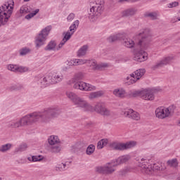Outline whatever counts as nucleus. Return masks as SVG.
I'll return each instance as SVG.
<instances>
[{"label":"nucleus","mask_w":180,"mask_h":180,"mask_svg":"<svg viewBox=\"0 0 180 180\" xmlns=\"http://www.w3.org/2000/svg\"><path fill=\"white\" fill-rule=\"evenodd\" d=\"M112 94L117 98H121L122 99L126 98V90L122 87L114 89Z\"/></svg>","instance_id":"obj_23"},{"label":"nucleus","mask_w":180,"mask_h":180,"mask_svg":"<svg viewBox=\"0 0 180 180\" xmlns=\"http://www.w3.org/2000/svg\"><path fill=\"white\" fill-rule=\"evenodd\" d=\"M103 9V7L102 6V4H97L90 8V12L92 13V16L96 19L97 16L101 15L102 13Z\"/></svg>","instance_id":"obj_20"},{"label":"nucleus","mask_w":180,"mask_h":180,"mask_svg":"<svg viewBox=\"0 0 180 180\" xmlns=\"http://www.w3.org/2000/svg\"><path fill=\"white\" fill-rule=\"evenodd\" d=\"M0 180H2V177H0Z\"/></svg>","instance_id":"obj_58"},{"label":"nucleus","mask_w":180,"mask_h":180,"mask_svg":"<svg viewBox=\"0 0 180 180\" xmlns=\"http://www.w3.org/2000/svg\"><path fill=\"white\" fill-rule=\"evenodd\" d=\"M176 6H179V2L173 1L167 4V8H176Z\"/></svg>","instance_id":"obj_46"},{"label":"nucleus","mask_w":180,"mask_h":180,"mask_svg":"<svg viewBox=\"0 0 180 180\" xmlns=\"http://www.w3.org/2000/svg\"><path fill=\"white\" fill-rule=\"evenodd\" d=\"M51 29H53V27L51 25H48L45 28L42 29L37 35L34 41L37 49H40L41 46H44V44H46V40H47V37H49V34H50Z\"/></svg>","instance_id":"obj_5"},{"label":"nucleus","mask_w":180,"mask_h":180,"mask_svg":"<svg viewBox=\"0 0 180 180\" xmlns=\"http://www.w3.org/2000/svg\"><path fill=\"white\" fill-rule=\"evenodd\" d=\"M148 30H141L138 34L136 36V39H139L138 46L141 47V49H143L146 50L147 47H148Z\"/></svg>","instance_id":"obj_9"},{"label":"nucleus","mask_w":180,"mask_h":180,"mask_svg":"<svg viewBox=\"0 0 180 180\" xmlns=\"http://www.w3.org/2000/svg\"><path fill=\"white\" fill-rule=\"evenodd\" d=\"M73 19H75V14L74 13H71L68 15L67 21L72 22Z\"/></svg>","instance_id":"obj_49"},{"label":"nucleus","mask_w":180,"mask_h":180,"mask_svg":"<svg viewBox=\"0 0 180 180\" xmlns=\"http://www.w3.org/2000/svg\"><path fill=\"white\" fill-rule=\"evenodd\" d=\"M146 16L150 18L152 20H155L158 18V14H157V13H149Z\"/></svg>","instance_id":"obj_43"},{"label":"nucleus","mask_w":180,"mask_h":180,"mask_svg":"<svg viewBox=\"0 0 180 180\" xmlns=\"http://www.w3.org/2000/svg\"><path fill=\"white\" fill-rule=\"evenodd\" d=\"M116 167L117 164L116 162L112 161L110 162L106 163L103 166H98L96 168V172L98 174H104L105 175H112L115 171H116Z\"/></svg>","instance_id":"obj_8"},{"label":"nucleus","mask_w":180,"mask_h":180,"mask_svg":"<svg viewBox=\"0 0 180 180\" xmlns=\"http://www.w3.org/2000/svg\"><path fill=\"white\" fill-rule=\"evenodd\" d=\"M176 22H180V11L177 13V17Z\"/></svg>","instance_id":"obj_54"},{"label":"nucleus","mask_w":180,"mask_h":180,"mask_svg":"<svg viewBox=\"0 0 180 180\" xmlns=\"http://www.w3.org/2000/svg\"><path fill=\"white\" fill-rule=\"evenodd\" d=\"M102 95H103V91H102L91 92L89 95V99H90V101H92V99H96V98H101Z\"/></svg>","instance_id":"obj_30"},{"label":"nucleus","mask_w":180,"mask_h":180,"mask_svg":"<svg viewBox=\"0 0 180 180\" xmlns=\"http://www.w3.org/2000/svg\"><path fill=\"white\" fill-rule=\"evenodd\" d=\"M72 34H74V32H70V30L68 31V32L65 33V36H64L63 40H64L65 41L67 42L68 40H69L70 39H71V36H72Z\"/></svg>","instance_id":"obj_42"},{"label":"nucleus","mask_w":180,"mask_h":180,"mask_svg":"<svg viewBox=\"0 0 180 180\" xmlns=\"http://www.w3.org/2000/svg\"><path fill=\"white\" fill-rule=\"evenodd\" d=\"M27 160L31 162H37V161H41V159H40V156H35V155H33L32 157H28Z\"/></svg>","instance_id":"obj_41"},{"label":"nucleus","mask_w":180,"mask_h":180,"mask_svg":"<svg viewBox=\"0 0 180 180\" xmlns=\"http://www.w3.org/2000/svg\"><path fill=\"white\" fill-rule=\"evenodd\" d=\"M32 8L27 5H24L20 7V11H19V16L22 17V16H25V15L27 14V15H25V19H27V20H30V19H32V18H34V16H36V15H37L38 12H40V10L39 8H37L35 11H32Z\"/></svg>","instance_id":"obj_11"},{"label":"nucleus","mask_w":180,"mask_h":180,"mask_svg":"<svg viewBox=\"0 0 180 180\" xmlns=\"http://www.w3.org/2000/svg\"><path fill=\"white\" fill-rule=\"evenodd\" d=\"M146 74V70L145 69H139L136 71H135L134 73L131 74V77L132 78H136V79H140L143 75Z\"/></svg>","instance_id":"obj_26"},{"label":"nucleus","mask_w":180,"mask_h":180,"mask_svg":"<svg viewBox=\"0 0 180 180\" xmlns=\"http://www.w3.org/2000/svg\"><path fill=\"white\" fill-rule=\"evenodd\" d=\"M127 169H123L120 171V175H126L127 174Z\"/></svg>","instance_id":"obj_52"},{"label":"nucleus","mask_w":180,"mask_h":180,"mask_svg":"<svg viewBox=\"0 0 180 180\" xmlns=\"http://www.w3.org/2000/svg\"><path fill=\"white\" fill-rule=\"evenodd\" d=\"M130 160V155H122L121 157H119L117 159L115 160V162L117 165H120V164H124L125 162H127Z\"/></svg>","instance_id":"obj_25"},{"label":"nucleus","mask_w":180,"mask_h":180,"mask_svg":"<svg viewBox=\"0 0 180 180\" xmlns=\"http://www.w3.org/2000/svg\"><path fill=\"white\" fill-rule=\"evenodd\" d=\"M122 115L135 122H140L141 120V115L140 113L133 109L124 110L122 112Z\"/></svg>","instance_id":"obj_14"},{"label":"nucleus","mask_w":180,"mask_h":180,"mask_svg":"<svg viewBox=\"0 0 180 180\" xmlns=\"http://www.w3.org/2000/svg\"><path fill=\"white\" fill-rule=\"evenodd\" d=\"M49 146H51V150L52 153H60L61 148L57 144H60V139L56 135H51L48 139Z\"/></svg>","instance_id":"obj_12"},{"label":"nucleus","mask_w":180,"mask_h":180,"mask_svg":"<svg viewBox=\"0 0 180 180\" xmlns=\"http://www.w3.org/2000/svg\"><path fill=\"white\" fill-rule=\"evenodd\" d=\"M6 68L8 71H11V72L23 73L27 72V71H29V68L15 64H8L6 65Z\"/></svg>","instance_id":"obj_17"},{"label":"nucleus","mask_w":180,"mask_h":180,"mask_svg":"<svg viewBox=\"0 0 180 180\" xmlns=\"http://www.w3.org/2000/svg\"><path fill=\"white\" fill-rule=\"evenodd\" d=\"M134 13H136V11H134L133 8H129L122 12V15L124 17L133 16Z\"/></svg>","instance_id":"obj_34"},{"label":"nucleus","mask_w":180,"mask_h":180,"mask_svg":"<svg viewBox=\"0 0 180 180\" xmlns=\"http://www.w3.org/2000/svg\"><path fill=\"white\" fill-rule=\"evenodd\" d=\"M127 81H129L128 85H132V84H136V82H137L139 79H137V78L131 77V75H130L129 77H127Z\"/></svg>","instance_id":"obj_40"},{"label":"nucleus","mask_w":180,"mask_h":180,"mask_svg":"<svg viewBox=\"0 0 180 180\" xmlns=\"http://www.w3.org/2000/svg\"><path fill=\"white\" fill-rule=\"evenodd\" d=\"M87 105L86 108H83L84 112H96L101 116H110L112 115L110 110L105 107V105L102 103H97L94 107L87 101Z\"/></svg>","instance_id":"obj_4"},{"label":"nucleus","mask_w":180,"mask_h":180,"mask_svg":"<svg viewBox=\"0 0 180 180\" xmlns=\"http://www.w3.org/2000/svg\"><path fill=\"white\" fill-rule=\"evenodd\" d=\"M14 6L13 1H10L0 7V27L8 23L12 12H13Z\"/></svg>","instance_id":"obj_2"},{"label":"nucleus","mask_w":180,"mask_h":180,"mask_svg":"<svg viewBox=\"0 0 180 180\" xmlns=\"http://www.w3.org/2000/svg\"><path fill=\"white\" fill-rule=\"evenodd\" d=\"M174 106H169L165 108L164 106L158 107L155 111V116L158 119H167V117H171L174 113Z\"/></svg>","instance_id":"obj_7"},{"label":"nucleus","mask_w":180,"mask_h":180,"mask_svg":"<svg viewBox=\"0 0 180 180\" xmlns=\"http://www.w3.org/2000/svg\"><path fill=\"white\" fill-rule=\"evenodd\" d=\"M136 143L134 141H129L125 143L119 142H112L110 144V148L118 151H123L124 150H129V148H133L136 146Z\"/></svg>","instance_id":"obj_10"},{"label":"nucleus","mask_w":180,"mask_h":180,"mask_svg":"<svg viewBox=\"0 0 180 180\" xmlns=\"http://www.w3.org/2000/svg\"><path fill=\"white\" fill-rule=\"evenodd\" d=\"M176 22H180V11L177 13V17Z\"/></svg>","instance_id":"obj_53"},{"label":"nucleus","mask_w":180,"mask_h":180,"mask_svg":"<svg viewBox=\"0 0 180 180\" xmlns=\"http://www.w3.org/2000/svg\"><path fill=\"white\" fill-rule=\"evenodd\" d=\"M25 1V2H29V1H30V0H24Z\"/></svg>","instance_id":"obj_56"},{"label":"nucleus","mask_w":180,"mask_h":180,"mask_svg":"<svg viewBox=\"0 0 180 180\" xmlns=\"http://www.w3.org/2000/svg\"><path fill=\"white\" fill-rule=\"evenodd\" d=\"M87 63L89 64L90 67H92L93 70H101V68H105L108 67V64L106 63L98 64V63H96V60H95L94 59L88 60Z\"/></svg>","instance_id":"obj_21"},{"label":"nucleus","mask_w":180,"mask_h":180,"mask_svg":"<svg viewBox=\"0 0 180 180\" xmlns=\"http://www.w3.org/2000/svg\"><path fill=\"white\" fill-rule=\"evenodd\" d=\"M108 139H101L97 143V150H102L103 147L108 146Z\"/></svg>","instance_id":"obj_36"},{"label":"nucleus","mask_w":180,"mask_h":180,"mask_svg":"<svg viewBox=\"0 0 180 180\" xmlns=\"http://www.w3.org/2000/svg\"><path fill=\"white\" fill-rule=\"evenodd\" d=\"M88 49H89V46L88 45H84L82 46L77 53V57H84L86 54V51H88Z\"/></svg>","instance_id":"obj_28"},{"label":"nucleus","mask_w":180,"mask_h":180,"mask_svg":"<svg viewBox=\"0 0 180 180\" xmlns=\"http://www.w3.org/2000/svg\"><path fill=\"white\" fill-rule=\"evenodd\" d=\"M93 153H95V146L93 144H91L87 147L86 154L87 155H92Z\"/></svg>","instance_id":"obj_38"},{"label":"nucleus","mask_w":180,"mask_h":180,"mask_svg":"<svg viewBox=\"0 0 180 180\" xmlns=\"http://www.w3.org/2000/svg\"><path fill=\"white\" fill-rule=\"evenodd\" d=\"M94 20H95V18H94V20H91L92 22H94Z\"/></svg>","instance_id":"obj_57"},{"label":"nucleus","mask_w":180,"mask_h":180,"mask_svg":"<svg viewBox=\"0 0 180 180\" xmlns=\"http://www.w3.org/2000/svg\"><path fill=\"white\" fill-rule=\"evenodd\" d=\"M63 79H64L63 74L53 75H49L50 84H58L59 82H61Z\"/></svg>","instance_id":"obj_22"},{"label":"nucleus","mask_w":180,"mask_h":180,"mask_svg":"<svg viewBox=\"0 0 180 180\" xmlns=\"http://www.w3.org/2000/svg\"><path fill=\"white\" fill-rule=\"evenodd\" d=\"M12 148V144L6 143L0 146V152L1 153H6V151H9V149Z\"/></svg>","instance_id":"obj_37"},{"label":"nucleus","mask_w":180,"mask_h":180,"mask_svg":"<svg viewBox=\"0 0 180 180\" xmlns=\"http://www.w3.org/2000/svg\"><path fill=\"white\" fill-rule=\"evenodd\" d=\"M130 0H120V2H129Z\"/></svg>","instance_id":"obj_55"},{"label":"nucleus","mask_w":180,"mask_h":180,"mask_svg":"<svg viewBox=\"0 0 180 180\" xmlns=\"http://www.w3.org/2000/svg\"><path fill=\"white\" fill-rule=\"evenodd\" d=\"M28 53H30V49L28 48H23L20 50V56H26Z\"/></svg>","instance_id":"obj_44"},{"label":"nucleus","mask_w":180,"mask_h":180,"mask_svg":"<svg viewBox=\"0 0 180 180\" xmlns=\"http://www.w3.org/2000/svg\"><path fill=\"white\" fill-rule=\"evenodd\" d=\"M167 165L169 167H172V168H178V159L177 158H174L172 160H169L167 162Z\"/></svg>","instance_id":"obj_33"},{"label":"nucleus","mask_w":180,"mask_h":180,"mask_svg":"<svg viewBox=\"0 0 180 180\" xmlns=\"http://www.w3.org/2000/svg\"><path fill=\"white\" fill-rule=\"evenodd\" d=\"M128 95L129 98H137L139 96L142 98L143 90H131L129 91Z\"/></svg>","instance_id":"obj_27"},{"label":"nucleus","mask_w":180,"mask_h":180,"mask_svg":"<svg viewBox=\"0 0 180 180\" xmlns=\"http://www.w3.org/2000/svg\"><path fill=\"white\" fill-rule=\"evenodd\" d=\"M88 63V60L86 59H77L78 65H84V64Z\"/></svg>","instance_id":"obj_50"},{"label":"nucleus","mask_w":180,"mask_h":180,"mask_svg":"<svg viewBox=\"0 0 180 180\" xmlns=\"http://www.w3.org/2000/svg\"><path fill=\"white\" fill-rule=\"evenodd\" d=\"M68 169V162L59 163L56 167V171H66Z\"/></svg>","instance_id":"obj_31"},{"label":"nucleus","mask_w":180,"mask_h":180,"mask_svg":"<svg viewBox=\"0 0 180 180\" xmlns=\"http://www.w3.org/2000/svg\"><path fill=\"white\" fill-rule=\"evenodd\" d=\"M57 46V43L56 41L51 40V41L49 42L47 46L44 48V50L46 51H53L56 50V47Z\"/></svg>","instance_id":"obj_29"},{"label":"nucleus","mask_w":180,"mask_h":180,"mask_svg":"<svg viewBox=\"0 0 180 180\" xmlns=\"http://www.w3.org/2000/svg\"><path fill=\"white\" fill-rule=\"evenodd\" d=\"M35 81L40 85L41 87H46L47 85H50V75L46 76H37L35 77Z\"/></svg>","instance_id":"obj_19"},{"label":"nucleus","mask_w":180,"mask_h":180,"mask_svg":"<svg viewBox=\"0 0 180 180\" xmlns=\"http://www.w3.org/2000/svg\"><path fill=\"white\" fill-rule=\"evenodd\" d=\"M66 96L77 108H79L82 110H84V108L88 107V101L85 100V98L78 96V95L74 92L66 91Z\"/></svg>","instance_id":"obj_6"},{"label":"nucleus","mask_w":180,"mask_h":180,"mask_svg":"<svg viewBox=\"0 0 180 180\" xmlns=\"http://www.w3.org/2000/svg\"><path fill=\"white\" fill-rule=\"evenodd\" d=\"M157 89H142V98L144 101H154Z\"/></svg>","instance_id":"obj_15"},{"label":"nucleus","mask_w":180,"mask_h":180,"mask_svg":"<svg viewBox=\"0 0 180 180\" xmlns=\"http://www.w3.org/2000/svg\"><path fill=\"white\" fill-rule=\"evenodd\" d=\"M83 78H84V75L79 72L75 75L74 78L72 79V82H77L78 81H81V79H83Z\"/></svg>","instance_id":"obj_39"},{"label":"nucleus","mask_w":180,"mask_h":180,"mask_svg":"<svg viewBox=\"0 0 180 180\" xmlns=\"http://www.w3.org/2000/svg\"><path fill=\"white\" fill-rule=\"evenodd\" d=\"M124 42L123 44L125 47H127L128 49H133L134 47V41L133 39H125L124 38Z\"/></svg>","instance_id":"obj_32"},{"label":"nucleus","mask_w":180,"mask_h":180,"mask_svg":"<svg viewBox=\"0 0 180 180\" xmlns=\"http://www.w3.org/2000/svg\"><path fill=\"white\" fill-rule=\"evenodd\" d=\"M78 26H79V20H76L70 27L69 30L72 33H75L77 32V29H78Z\"/></svg>","instance_id":"obj_35"},{"label":"nucleus","mask_w":180,"mask_h":180,"mask_svg":"<svg viewBox=\"0 0 180 180\" xmlns=\"http://www.w3.org/2000/svg\"><path fill=\"white\" fill-rule=\"evenodd\" d=\"M27 149V144L26 143H22L21 145H20V146L18 148V151H26V150Z\"/></svg>","instance_id":"obj_45"},{"label":"nucleus","mask_w":180,"mask_h":180,"mask_svg":"<svg viewBox=\"0 0 180 180\" xmlns=\"http://www.w3.org/2000/svg\"><path fill=\"white\" fill-rule=\"evenodd\" d=\"M134 60L138 61V63H143V61H146V60L148 59V54L143 50H140L139 51L134 50Z\"/></svg>","instance_id":"obj_16"},{"label":"nucleus","mask_w":180,"mask_h":180,"mask_svg":"<svg viewBox=\"0 0 180 180\" xmlns=\"http://www.w3.org/2000/svg\"><path fill=\"white\" fill-rule=\"evenodd\" d=\"M74 83L73 87L75 89H79L80 91H86L87 92L96 89V86L84 82H76Z\"/></svg>","instance_id":"obj_13"},{"label":"nucleus","mask_w":180,"mask_h":180,"mask_svg":"<svg viewBox=\"0 0 180 180\" xmlns=\"http://www.w3.org/2000/svg\"><path fill=\"white\" fill-rule=\"evenodd\" d=\"M126 37V34H117L115 35H111L108 38V41L109 43H113V41H116L117 40L124 39Z\"/></svg>","instance_id":"obj_24"},{"label":"nucleus","mask_w":180,"mask_h":180,"mask_svg":"<svg viewBox=\"0 0 180 180\" xmlns=\"http://www.w3.org/2000/svg\"><path fill=\"white\" fill-rule=\"evenodd\" d=\"M9 91H16L18 89V86L15 84L11 85L8 87Z\"/></svg>","instance_id":"obj_51"},{"label":"nucleus","mask_w":180,"mask_h":180,"mask_svg":"<svg viewBox=\"0 0 180 180\" xmlns=\"http://www.w3.org/2000/svg\"><path fill=\"white\" fill-rule=\"evenodd\" d=\"M68 65H78V59L74 58L70 60L68 62Z\"/></svg>","instance_id":"obj_48"},{"label":"nucleus","mask_w":180,"mask_h":180,"mask_svg":"<svg viewBox=\"0 0 180 180\" xmlns=\"http://www.w3.org/2000/svg\"><path fill=\"white\" fill-rule=\"evenodd\" d=\"M60 109L57 107H50L42 110L41 111H35L25 115L20 120H13L9 122V127L12 129H18L22 126H27V124H33L41 122V123H50L53 119H56L60 116Z\"/></svg>","instance_id":"obj_1"},{"label":"nucleus","mask_w":180,"mask_h":180,"mask_svg":"<svg viewBox=\"0 0 180 180\" xmlns=\"http://www.w3.org/2000/svg\"><path fill=\"white\" fill-rule=\"evenodd\" d=\"M139 162V167L141 168V172L143 174H147L148 175H154V171H160L161 167L157 164L148 165L150 162V159L147 157L138 159Z\"/></svg>","instance_id":"obj_3"},{"label":"nucleus","mask_w":180,"mask_h":180,"mask_svg":"<svg viewBox=\"0 0 180 180\" xmlns=\"http://www.w3.org/2000/svg\"><path fill=\"white\" fill-rule=\"evenodd\" d=\"M67 43L66 41H64L63 39L61 40V41L60 42V44L58 45V46L56 47V50L57 51L61 50V49H63V47L64 46V45Z\"/></svg>","instance_id":"obj_47"},{"label":"nucleus","mask_w":180,"mask_h":180,"mask_svg":"<svg viewBox=\"0 0 180 180\" xmlns=\"http://www.w3.org/2000/svg\"><path fill=\"white\" fill-rule=\"evenodd\" d=\"M172 60H174V56H167L163 58L162 60L158 61L155 65L152 66V70H158V68H162L164 65L169 64Z\"/></svg>","instance_id":"obj_18"}]
</instances>
